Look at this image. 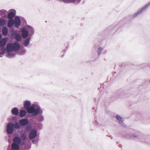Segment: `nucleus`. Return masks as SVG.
Returning <instances> with one entry per match:
<instances>
[{"instance_id":"1a4fd4ad","label":"nucleus","mask_w":150,"mask_h":150,"mask_svg":"<svg viewBox=\"0 0 150 150\" xmlns=\"http://www.w3.org/2000/svg\"><path fill=\"white\" fill-rule=\"evenodd\" d=\"M19 123L21 126H24L28 123V121L26 119H23L20 120Z\"/></svg>"},{"instance_id":"4468645a","label":"nucleus","mask_w":150,"mask_h":150,"mask_svg":"<svg viewBox=\"0 0 150 150\" xmlns=\"http://www.w3.org/2000/svg\"><path fill=\"white\" fill-rule=\"evenodd\" d=\"M11 147L13 149L16 150H18L19 149V147L18 144L13 143L11 145Z\"/></svg>"},{"instance_id":"9d476101","label":"nucleus","mask_w":150,"mask_h":150,"mask_svg":"<svg viewBox=\"0 0 150 150\" xmlns=\"http://www.w3.org/2000/svg\"><path fill=\"white\" fill-rule=\"evenodd\" d=\"M13 142L15 143L19 144L21 143V140L18 137H16L13 139Z\"/></svg>"},{"instance_id":"a211bd4d","label":"nucleus","mask_w":150,"mask_h":150,"mask_svg":"<svg viewBox=\"0 0 150 150\" xmlns=\"http://www.w3.org/2000/svg\"><path fill=\"white\" fill-rule=\"evenodd\" d=\"M26 111L23 110H20L19 112V116L21 117H24L26 114Z\"/></svg>"},{"instance_id":"bb28decb","label":"nucleus","mask_w":150,"mask_h":150,"mask_svg":"<svg viewBox=\"0 0 150 150\" xmlns=\"http://www.w3.org/2000/svg\"><path fill=\"white\" fill-rule=\"evenodd\" d=\"M1 37H2V35H1V34H0V40L1 39Z\"/></svg>"},{"instance_id":"412c9836","label":"nucleus","mask_w":150,"mask_h":150,"mask_svg":"<svg viewBox=\"0 0 150 150\" xmlns=\"http://www.w3.org/2000/svg\"><path fill=\"white\" fill-rule=\"evenodd\" d=\"M13 127L16 129H18L20 128V126L17 122H16L13 124Z\"/></svg>"},{"instance_id":"aec40b11","label":"nucleus","mask_w":150,"mask_h":150,"mask_svg":"<svg viewBox=\"0 0 150 150\" xmlns=\"http://www.w3.org/2000/svg\"><path fill=\"white\" fill-rule=\"evenodd\" d=\"M17 42H20L21 40V36L20 34H17L15 35V37Z\"/></svg>"},{"instance_id":"0eeeda50","label":"nucleus","mask_w":150,"mask_h":150,"mask_svg":"<svg viewBox=\"0 0 150 150\" xmlns=\"http://www.w3.org/2000/svg\"><path fill=\"white\" fill-rule=\"evenodd\" d=\"M14 24L16 27L18 28L20 25L21 20L18 17L16 16L15 17V21H14Z\"/></svg>"},{"instance_id":"f257e3e1","label":"nucleus","mask_w":150,"mask_h":150,"mask_svg":"<svg viewBox=\"0 0 150 150\" xmlns=\"http://www.w3.org/2000/svg\"><path fill=\"white\" fill-rule=\"evenodd\" d=\"M20 48V45L16 42L14 44L10 43L7 44L6 47V50L8 52L16 51Z\"/></svg>"},{"instance_id":"6e6552de","label":"nucleus","mask_w":150,"mask_h":150,"mask_svg":"<svg viewBox=\"0 0 150 150\" xmlns=\"http://www.w3.org/2000/svg\"><path fill=\"white\" fill-rule=\"evenodd\" d=\"M22 37L24 38H26L28 35V32L25 28H23L21 30Z\"/></svg>"},{"instance_id":"b1692460","label":"nucleus","mask_w":150,"mask_h":150,"mask_svg":"<svg viewBox=\"0 0 150 150\" xmlns=\"http://www.w3.org/2000/svg\"><path fill=\"white\" fill-rule=\"evenodd\" d=\"M103 49L101 47H99L98 50V54H100V52L102 51Z\"/></svg>"},{"instance_id":"2eb2a0df","label":"nucleus","mask_w":150,"mask_h":150,"mask_svg":"<svg viewBox=\"0 0 150 150\" xmlns=\"http://www.w3.org/2000/svg\"><path fill=\"white\" fill-rule=\"evenodd\" d=\"M8 31L7 28L6 27H4L2 29V33L3 35H6L8 34Z\"/></svg>"},{"instance_id":"4be33fe9","label":"nucleus","mask_w":150,"mask_h":150,"mask_svg":"<svg viewBox=\"0 0 150 150\" xmlns=\"http://www.w3.org/2000/svg\"><path fill=\"white\" fill-rule=\"evenodd\" d=\"M30 39L28 38L26 39L25 41L24 45L25 46H27L29 43Z\"/></svg>"},{"instance_id":"f03ea898","label":"nucleus","mask_w":150,"mask_h":150,"mask_svg":"<svg viewBox=\"0 0 150 150\" xmlns=\"http://www.w3.org/2000/svg\"><path fill=\"white\" fill-rule=\"evenodd\" d=\"M26 110L28 113H32V115L36 116L40 112V108L35 109L34 107L32 106L26 109Z\"/></svg>"},{"instance_id":"c85d7f7f","label":"nucleus","mask_w":150,"mask_h":150,"mask_svg":"<svg viewBox=\"0 0 150 150\" xmlns=\"http://www.w3.org/2000/svg\"><path fill=\"white\" fill-rule=\"evenodd\" d=\"M15 149H12L11 150H15Z\"/></svg>"},{"instance_id":"ddd939ff","label":"nucleus","mask_w":150,"mask_h":150,"mask_svg":"<svg viewBox=\"0 0 150 150\" xmlns=\"http://www.w3.org/2000/svg\"><path fill=\"white\" fill-rule=\"evenodd\" d=\"M15 13L13 12H11L9 13L7 17L9 19H12V18L15 16Z\"/></svg>"},{"instance_id":"f8f14e48","label":"nucleus","mask_w":150,"mask_h":150,"mask_svg":"<svg viewBox=\"0 0 150 150\" xmlns=\"http://www.w3.org/2000/svg\"><path fill=\"white\" fill-rule=\"evenodd\" d=\"M12 113L15 115H17L19 114V112L18 109L16 108H14L12 109L11 110Z\"/></svg>"},{"instance_id":"20e7f679","label":"nucleus","mask_w":150,"mask_h":150,"mask_svg":"<svg viewBox=\"0 0 150 150\" xmlns=\"http://www.w3.org/2000/svg\"><path fill=\"white\" fill-rule=\"evenodd\" d=\"M13 124L12 122H9L6 127L7 133L9 134L12 133L13 130Z\"/></svg>"},{"instance_id":"423d86ee","label":"nucleus","mask_w":150,"mask_h":150,"mask_svg":"<svg viewBox=\"0 0 150 150\" xmlns=\"http://www.w3.org/2000/svg\"><path fill=\"white\" fill-rule=\"evenodd\" d=\"M116 117L118 121L119 124L121 125V126L123 127H126V125L124 123V120L123 118H121L120 115H116Z\"/></svg>"},{"instance_id":"a878e982","label":"nucleus","mask_w":150,"mask_h":150,"mask_svg":"<svg viewBox=\"0 0 150 150\" xmlns=\"http://www.w3.org/2000/svg\"><path fill=\"white\" fill-rule=\"evenodd\" d=\"M130 137H131V138H138V137L137 135H135V134L133 135V136L132 137L130 136Z\"/></svg>"},{"instance_id":"5701e85b","label":"nucleus","mask_w":150,"mask_h":150,"mask_svg":"<svg viewBox=\"0 0 150 150\" xmlns=\"http://www.w3.org/2000/svg\"><path fill=\"white\" fill-rule=\"evenodd\" d=\"M21 138L23 140H25L26 139L27 137L24 134H23L21 136Z\"/></svg>"},{"instance_id":"7ed1b4c3","label":"nucleus","mask_w":150,"mask_h":150,"mask_svg":"<svg viewBox=\"0 0 150 150\" xmlns=\"http://www.w3.org/2000/svg\"><path fill=\"white\" fill-rule=\"evenodd\" d=\"M150 4V2L148 4H147L145 5L144 6L142 7V8L141 9H140L138 10V11L135 13L133 16V18H135L140 15L143 12H144L145 11L147 7Z\"/></svg>"},{"instance_id":"6ab92c4d","label":"nucleus","mask_w":150,"mask_h":150,"mask_svg":"<svg viewBox=\"0 0 150 150\" xmlns=\"http://www.w3.org/2000/svg\"><path fill=\"white\" fill-rule=\"evenodd\" d=\"M6 21L3 19L0 18V26H3L6 24Z\"/></svg>"},{"instance_id":"cd10ccee","label":"nucleus","mask_w":150,"mask_h":150,"mask_svg":"<svg viewBox=\"0 0 150 150\" xmlns=\"http://www.w3.org/2000/svg\"><path fill=\"white\" fill-rule=\"evenodd\" d=\"M34 141H35V140H32V142H34Z\"/></svg>"},{"instance_id":"f3484780","label":"nucleus","mask_w":150,"mask_h":150,"mask_svg":"<svg viewBox=\"0 0 150 150\" xmlns=\"http://www.w3.org/2000/svg\"><path fill=\"white\" fill-rule=\"evenodd\" d=\"M30 105V103L29 101H25L24 103V108L26 110V109L29 107Z\"/></svg>"},{"instance_id":"39448f33","label":"nucleus","mask_w":150,"mask_h":150,"mask_svg":"<svg viewBox=\"0 0 150 150\" xmlns=\"http://www.w3.org/2000/svg\"><path fill=\"white\" fill-rule=\"evenodd\" d=\"M37 132L35 129L32 130L30 131L29 135V138L30 139H32L35 138L37 136Z\"/></svg>"},{"instance_id":"dca6fc26","label":"nucleus","mask_w":150,"mask_h":150,"mask_svg":"<svg viewBox=\"0 0 150 150\" xmlns=\"http://www.w3.org/2000/svg\"><path fill=\"white\" fill-rule=\"evenodd\" d=\"M14 24V20L13 19H9L8 22L7 26L11 28Z\"/></svg>"},{"instance_id":"9b49d317","label":"nucleus","mask_w":150,"mask_h":150,"mask_svg":"<svg viewBox=\"0 0 150 150\" xmlns=\"http://www.w3.org/2000/svg\"><path fill=\"white\" fill-rule=\"evenodd\" d=\"M7 40L6 38H3L0 41V46L4 47L6 44Z\"/></svg>"},{"instance_id":"393cba45","label":"nucleus","mask_w":150,"mask_h":150,"mask_svg":"<svg viewBox=\"0 0 150 150\" xmlns=\"http://www.w3.org/2000/svg\"><path fill=\"white\" fill-rule=\"evenodd\" d=\"M4 11L2 10L0 11V16H2L3 14L4 13Z\"/></svg>"}]
</instances>
